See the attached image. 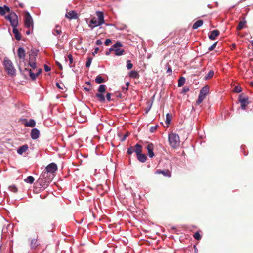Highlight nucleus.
Returning a JSON list of instances; mask_svg holds the SVG:
<instances>
[{"label":"nucleus","mask_w":253,"mask_h":253,"mask_svg":"<svg viewBox=\"0 0 253 253\" xmlns=\"http://www.w3.org/2000/svg\"><path fill=\"white\" fill-rule=\"evenodd\" d=\"M5 18L10 23V25L13 28L12 32L14 34L15 38L17 41H20L21 39V35L17 29L18 24L17 15L14 12H11L8 15L5 16Z\"/></svg>","instance_id":"1"},{"label":"nucleus","mask_w":253,"mask_h":253,"mask_svg":"<svg viewBox=\"0 0 253 253\" xmlns=\"http://www.w3.org/2000/svg\"><path fill=\"white\" fill-rule=\"evenodd\" d=\"M4 68L7 73L11 76L16 75V69H15L12 62L7 57H5L3 62Z\"/></svg>","instance_id":"2"},{"label":"nucleus","mask_w":253,"mask_h":253,"mask_svg":"<svg viewBox=\"0 0 253 253\" xmlns=\"http://www.w3.org/2000/svg\"><path fill=\"white\" fill-rule=\"evenodd\" d=\"M168 140L170 145L172 148H176L180 144L179 135L176 133H171L169 134Z\"/></svg>","instance_id":"3"},{"label":"nucleus","mask_w":253,"mask_h":253,"mask_svg":"<svg viewBox=\"0 0 253 253\" xmlns=\"http://www.w3.org/2000/svg\"><path fill=\"white\" fill-rule=\"evenodd\" d=\"M135 147H136V154L138 160L141 163H144L146 161L147 157L145 154L142 153V145L137 143L135 145Z\"/></svg>","instance_id":"4"},{"label":"nucleus","mask_w":253,"mask_h":253,"mask_svg":"<svg viewBox=\"0 0 253 253\" xmlns=\"http://www.w3.org/2000/svg\"><path fill=\"white\" fill-rule=\"evenodd\" d=\"M24 25L28 28H29L30 26L33 27V19L29 12L26 13Z\"/></svg>","instance_id":"5"},{"label":"nucleus","mask_w":253,"mask_h":253,"mask_svg":"<svg viewBox=\"0 0 253 253\" xmlns=\"http://www.w3.org/2000/svg\"><path fill=\"white\" fill-rule=\"evenodd\" d=\"M123 45L120 42H117L115 44L113 45L114 48V51L115 52V54L116 56H120L122 55L123 53L125 52L124 49H120L119 48L122 47Z\"/></svg>","instance_id":"6"},{"label":"nucleus","mask_w":253,"mask_h":253,"mask_svg":"<svg viewBox=\"0 0 253 253\" xmlns=\"http://www.w3.org/2000/svg\"><path fill=\"white\" fill-rule=\"evenodd\" d=\"M51 181L48 179L46 180V179H42L39 177L36 183L37 185H39L41 188H43V189H44L48 186Z\"/></svg>","instance_id":"7"},{"label":"nucleus","mask_w":253,"mask_h":253,"mask_svg":"<svg viewBox=\"0 0 253 253\" xmlns=\"http://www.w3.org/2000/svg\"><path fill=\"white\" fill-rule=\"evenodd\" d=\"M48 173L52 174L57 170V165L54 163H51L48 165L45 169Z\"/></svg>","instance_id":"8"},{"label":"nucleus","mask_w":253,"mask_h":253,"mask_svg":"<svg viewBox=\"0 0 253 253\" xmlns=\"http://www.w3.org/2000/svg\"><path fill=\"white\" fill-rule=\"evenodd\" d=\"M102 25V24L100 23V22L96 17H93L91 19L89 22V27L91 29H93V28Z\"/></svg>","instance_id":"9"},{"label":"nucleus","mask_w":253,"mask_h":253,"mask_svg":"<svg viewBox=\"0 0 253 253\" xmlns=\"http://www.w3.org/2000/svg\"><path fill=\"white\" fill-rule=\"evenodd\" d=\"M31 137L32 139H36L39 137L40 136V131L36 128H34L31 130Z\"/></svg>","instance_id":"10"},{"label":"nucleus","mask_w":253,"mask_h":253,"mask_svg":"<svg viewBox=\"0 0 253 253\" xmlns=\"http://www.w3.org/2000/svg\"><path fill=\"white\" fill-rule=\"evenodd\" d=\"M11 12L10 8L6 5H4L2 7L0 6V14L1 16H4L6 12L10 14Z\"/></svg>","instance_id":"11"},{"label":"nucleus","mask_w":253,"mask_h":253,"mask_svg":"<svg viewBox=\"0 0 253 253\" xmlns=\"http://www.w3.org/2000/svg\"><path fill=\"white\" fill-rule=\"evenodd\" d=\"M209 91V86L208 85H205L201 89L199 95L205 98L206 95L208 94Z\"/></svg>","instance_id":"12"},{"label":"nucleus","mask_w":253,"mask_h":253,"mask_svg":"<svg viewBox=\"0 0 253 253\" xmlns=\"http://www.w3.org/2000/svg\"><path fill=\"white\" fill-rule=\"evenodd\" d=\"M147 150L148 151V156L150 158H153L154 156V153L153 152L154 145L152 143H149L147 146Z\"/></svg>","instance_id":"13"},{"label":"nucleus","mask_w":253,"mask_h":253,"mask_svg":"<svg viewBox=\"0 0 253 253\" xmlns=\"http://www.w3.org/2000/svg\"><path fill=\"white\" fill-rule=\"evenodd\" d=\"M40 178H42V179H46L49 180L51 181L52 179V177L51 176L50 173H48L45 170L43 171L41 175L40 176Z\"/></svg>","instance_id":"14"},{"label":"nucleus","mask_w":253,"mask_h":253,"mask_svg":"<svg viewBox=\"0 0 253 253\" xmlns=\"http://www.w3.org/2000/svg\"><path fill=\"white\" fill-rule=\"evenodd\" d=\"M17 54L19 59H24L25 56V51L24 49L22 47H19L17 50Z\"/></svg>","instance_id":"15"},{"label":"nucleus","mask_w":253,"mask_h":253,"mask_svg":"<svg viewBox=\"0 0 253 253\" xmlns=\"http://www.w3.org/2000/svg\"><path fill=\"white\" fill-rule=\"evenodd\" d=\"M28 146L27 144L23 145L19 147L17 150V152L19 155H22L23 153L27 151L28 149Z\"/></svg>","instance_id":"16"},{"label":"nucleus","mask_w":253,"mask_h":253,"mask_svg":"<svg viewBox=\"0 0 253 253\" xmlns=\"http://www.w3.org/2000/svg\"><path fill=\"white\" fill-rule=\"evenodd\" d=\"M219 33L220 32L218 30H214L209 35V38L211 40H214L219 35Z\"/></svg>","instance_id":"17"},{"label":"nucleus","mask_w":253,"mask_h":253,"mask_svg":"<svg viewBox=\"0 0 253 253\" xmlns=\"http://www.w3.org/2000/svg\"><path fill=\"white\" fill-rule=\"evenodd\" d=\"M96 16L98 17V20L100 22V23L103 24L104 23V13L102 11H98L96 13Z\"/></svg>","instance_id":"18"},{"label":"nucleus","mask_w":253,"mask_h":253,"mask_svg":"<svg viewBox=\"0 0 253 253\" xmlns=\"http://www.w3.org/2000/svg\"><path fill=\"white\" fill-rule=\"evenodd\" d=\"M239 102L241 103V108L242 110H245L247 105L250 103L249 98L246 99H241Z\"/></svg>","instance_id":"19"},{"label":"nucleus","mask_w":253,"mask_h":253,"mask_svg":"<svg viewBox=\"0 0 253 253\" xmlns=\"http://www.w3.org/2000/svg\"><path fill=\"white\" fill-rule=\"evenodd\" d=\"M66 16L70 19H77L78 18L77 13L73 10L68 12L66 14Z\"/></svg>","instance_id":"20"},{"label":"nucleus","mask_w":253,"mask_h":253,"mask_svg":"<svg viewBox=\"0 0 253 253\" xmlns=\"http://www.w3.org/2000/svg\"><path fill=\"white\" fill-rule=\"evenodd\" d=\"M24 125L26 126L33 127L36 125V122L34 119H30L28 122H25L24 123Z\"/></svg>","instance_id":"21"},{"label":"nucleus","mask_w":253,"mask_h":253,"mask_svg":"<svg viewBox=\"0 0 253 253\" xmlns=\"http://www.w3.org/2000/svg\"><path fill=\"white\" fill-rule=\"evenodd\" d=\"M203 24V21L202 20H198L196 21L193 25V29H197L199 27H201Z\"/></svg>","instance_id":"22"},{"label":"nucleus","mask_w":253,"mask_h":253,"mask_svg":"<svg viewBox=\"0 0 253 253\" xmlns=\"http://www.w3.org/2000/svg\"><path fill=\"white\" fill-rule=\"evenodd\" d=\"M246 24V21L245 18H243V20L241 21L237 27V29L238 30H241L244 28L245 27V25Z\"/></svg>","instance_id":"23"},{"label":"nucleus","mask_w":253,"mask_h":253,"mask_svg":"<svg viewBox=\"0 0 253 253\" xmlns=\"http://www.w3.org/2000/svg\"><path fill=\"white\" fill-rule=\"evenodd\" d=\"M26 71H28L29 76L32 80H35L36 77L38 76L37 73H34L31 69L25 68Z\"/></svg>","instance_id":"24"},{"label":"nucleus","mask_w":253,"mask_h":253,"mask_svg":"<svg viewBox=\"0 0 253 253\" xmlns=\"http://www.w3.org/2000/svg\"><path fill=\"white\" fill-rule=\"evenodd\" d=\"M214 75V71L212 70H210L206 75V76L204 77V79L205 80H208L209 79L213 77Z\"/></svg>","instance_id":"25"},{"label":"nucleus","mask_w":253,"mask_h":253,"mask_svg":"<svg viewBox=\"0 0 253 253\" xmlns=\"http://www.w3.org/2000/svg\"><path fill=\"white\" fill-rule=\"evenodd\" d=\"M96 98L98 99L100 102H103L105 101V98L102 93H98L95 95Z\"/></svg>","instance_id":"26"},{"label":"nucleus","mask_w":253,"mask_h":253,"mask_svg":"<svg viewBox=\"0 0 253 253\" xmlns=\"http://www.w3.org/2000/svg\"><path fill=\"white\" fill-rule=\"evenodd\" d=\"M38 246L37 240L36 239H32L30 243V247L31 249H35Z\"/></svg>","instance_id":"27"},{"label":"nucleus","mask_w":253,"mask_h":253,"mask_svg":"<svg viewBox=\"0 0 253 253\" xmlns=\"http://www.w3.org/2000/svg\"><path fill=\"white\" fill-rule=\"evenodd\" d=\"M95 81L97 84H101L105 82V80L100 75L97 76L95 79Z\"/></svg>","instance_id":"28"},{"label":"nucleus","mask_w":253,"mask_h":253,"mask_svg":"<svg viewBox=\"0 0 253 253\" xmlns=\"http://www.w3.org/2000/svg\"><path fill=\"white\" fill-rule=\"evenodd\" d=\"M185 82V78L184 77H181L179 78L178 81V86H182Z\"/></svg>","instance_id":"29"},{"label":"nucleus","mask_w":253,"mask_h":253,"mask_svg":"<svg viewBox=\"0 0 253 253\" xmlns=\"http://www.w3.org/2000/svg\"><path fill=\"white\" fill-rule=\"evenodd\" d=\"M129 76L132 78L136 79L138 78L139 74L137 71L132 70L129 73Z\"/></svg>","instance_id":"30"},{"label":"nucleus","mask_w":253,"mask_h":253,"mask_svg":"<svg viewBox=\"0 0 253 253\" xmlns=\"http://www.w3.org/2000/svg\"><path fill=\"white\" fill-rule=\"evenodd\" d=\"M159 173L162 174L164 176L170 177L171 176V172L168 170H162L159 172Z\"/></svg>","instance_id":"31"},{"label":"nucleus","mask_w":253,"mask_h":253,"mask_svg":"<svg viewBox=\"0 0 253 253\" xmlns=\"http://www.w3.org/2000/svg\"><path fill=\"white\" fill-rule=\"evenodd\" d=\"M58 27H59V26L57 25L56 26V29H54L52 30V34L56 36L61 34L62 33V31L60 29H57Z\"/></svg>","instance_id":"32"},{"label":"nucleus","mask_w":253,"mask_h":253,"mask_svg":"<svg viewBox=\"0 0 253 253\" xmlns=\"http://www.w3.org/2000/svg\"><path fill=\"white\" fill-rule=\"evenodd\" d=\"M34 178L32 176H29L24 179V181L27 183L32 184L34 181Z\"/></svg>","instance_id":"33"},{"label":"nucleus","mask_w":253,"mask_h":253,"mask_svg":"<svg viewBox=\"0 0 253 253\" xmlns=\"http://www.w3.org/2000/svg\"><path fill=\"white\" fill-rule=\"evenodd\" d=\"M106 86L104 84H101L98 89L99 93H103L105 91Z\"/></svg>","instance_id":"34"},{"label":"nucleus","mask_w":253,"mask_h":253,"mask_svg":"<svg viewBox=\"0 0 253 253\" xmlns=\"http://www.w3.org/2000/svg\"><path fill=\"white\" fill-rule=\"evenodd\" d=\"M133 152L136 153V147L130 146L129 148H128L127 151V153L129 155L132 154Z\"/></svg>","instance_id":"35"},{"label":"nucleus","mask_w":253,"mask_h":253,"mask_svg":"<svg viewBox=\"0 0 253 253\" xmlns=\"http://www.w3.org/2000/svg\"><path fill=\"white\" fill-rule=\"evenodd\" d=\"M126 67L128 70H130L133 67V64L131 63V61L130 60H127L126 61Z\"/></svg>","instance_id":"36"},{"label":"nucleus","mask_w":253,"mask_h":253,"mask_svg":"<svg viewBox=\"0 0 253 253\" xmlns=\"http://www.w3.org/2000/svg\"><path fill=\"white\" fill-rule=\"evenodd\" d=\"M92 60V57H89L87 58V61H86V64H85V66L87 68H88V67H90V65L91 64Z\"/></svg>","instance_id":"37"},{"label":"nucleus","mask_w":253,"mask_h":253,"mask_svg":"<svg viewBox=\"0 0 253 253\" xmlns=\"http://www.w3.org/2000/svg\"><path fill=\"white\" fill-rule=\"evenodd\" d=\"M170 122H171V115L169 114L168 113L166 115V123L167 125H169L170 123Z\"/></svg>","instance_id":"38"},{"label":"nucleus","mask_w":253,"mask_h":253,"mask_svg":"<svg viewBox=\"0 0 253 253\" xmlns=\"http://www.w3.org/2000/svg\"><path fill=\"white\" fill-rule=\"evenodd\" d=\"M159 126L158 125H156L154 126H152L150 128V132L151 133H153L156 131L157 129L158 128Z\"/></svg>","instance_id":"39"},{"label":"nucleus","mask_w":253,"mask_h":253,"mask_svg":"<svg viewBox=\"0 0 253 253\" xmlns=\"http://www.w3.org/2000/svg\"><path fill=\"white\" fill-rule=\"evenodd\" d=\"M8 188L10 190V191L14 193H16L17 192V188L15 185H11L9 186Z\"/></svg>","instance_id":"40"},{"label":"nucleus","mask_w":253,"mask_h":253,"mask_svg":"<svg viewBox=\"0 0 253 253\" xmlns=\"http://www.w3.org/2000/svg\"><path fill=\"white\" fill-rule=\"evenodd\" d=\"M193 237L196 240H199L201 238V236L198 232H196L194 234Z\"/></svg>","instance_id":"41"},{"label":"nucleus","mask_w":253,"mask_h":253,"mask_svg":"<svg viewBox=\"0 0 253 253\" xmlns=\"http://www.w3.org/2000/svg\"><path fill=\"white\" fill-rule=\"evenodd\" d=\"M204 99V97L199 95L198 99L196 100V104L199 105L200 104H201Z\"/></svg>","instance_id":"42"},{"label":"nucleus","mask_w":253,"mask_h":253,"mask_svg":"<svg viewBox=\"0 0 253 253\" xmlns=\"http://www.w3.org/2000/svg\"><path fill=\"white\" fill-rule=\"evenodd\" d=\"M39 51L38 50H34L32 49L31 50V54H30V56H33L34 58L37 56V52Z\"/></svg>","instance_id":"43"},{"label":"nucleus","mask_w":253,"mask_h":253,"mask_svg":"<svg viewBox=\"0 0 253 253\" xmlns=\"http://www.w3.org/2000/svg\"><path fill=\"white\" fill-rule=\"evenodd\" d=\"M249 97L247 96H245L244 95V94L243 93H241L239 95V97H238V100H239V102H240V100L241 99H246L247 98H248Z\"/></svg>","instance_id":"44"},{"label":"nucleus","mask_w":253,"mask_h":253,"mask_svg":"<svg viewBox=\"0 0 253 253\" xmlns=\"http://www.w3.org/2000/svg\"><path fill=\"white\" fill-rule=\"evenodd\" d=\"M217 42H215L214 43H213L212 45H211V46H210L209 48H208V50L209 51H212L216 47V45H217Z\"/></svg>","instance_id":"45"},{"label":"nucleus","mask_w":253,"mask_h":253,"mask_svg":"<svg viewBox=\"0 0 253 253\" xmlns=\"http://www.w3.org/2000/svg\"><path fill=\"white\" fill-rule=\"evenodd\" d=\"M234 91L235 92H236V93H240L242 91V88L241 86H236L234 89Z\"/></svg>","instance_id":"46"},{"label":"nucleus","mask_w":253,"mask_h":253,"mask_svg":"<svg viewBox=\"0 0 253 253\" xmlns=\"http://www.w3.org/2000/svg\"><path fill=\"white\" fill-rule=\"evenodd\" d=\"M129 133L127 132L120 139V141L121 142L124 141L126 139V138L129 136Z\"/></svg>","instance_id":"47"},{"label":"nucleus","mask_w":253,"mask_h":253,"mask_svg":"<svg viewBox=\"0 0 253 253\" xmlns=\"http://www.w3.org/2000/svg\"><path fill=\"white\" fill-rule=\"evenodd\" d=\"M29 65L33 69L36 68V64L35 62H29Z\"/></svg>","instance_id":"48"},{"label":"nucleus","mask_w":253,"mask_h":253,"mask_svg":"<svg viewBox=\"0 0 253 253\" xmlns=\"http://www.w3.org/2000/svg\"><path fill=\"white\" fill-rule=\"evenodd\" d=\"M111 43V40L110 39H106L105 42L104 44L106 46L109 45Z\"/></svg>","instance_id":"49"},{"label":"nucleus","mask_w":253,"mask_h":253,"mask_svg":"<svg viewBox=\"0 0 253 253\" xmlns=\"http://www.w3.org/2000/svg\"><path fill=\"white\" fill-rule=\"evenodd\" d=\"M111 94L110 93H107L106 94V97L107 100L108 102H110L111 100Z\"/></svg>","instance_id":"50"},{"label":"nucleus","mask_w":253,"mask_h":253,"mask_svg":"<svg viewBox=\"0 0 253 253\" xmlns=\"http://www.w3.org/2000/svg\"><path fill=\"white\" fill-rule=\"evenodd\" d=\"M68 58L69 60L70 64H71L73 62V58L71 54H69L68 55Z\"/></svg>","instance_id":"51"},{"label":"nucleus","mask_w":253,"mask_h":253,"mask_svg":"<svg viewBox=\"0 0 253 253\" xmlns=\"http://www.w3.org/2000/svg\"><path fill=\"white\" fill-rule=\"evenodd\" d=\"M44 70L46 72H49L51 70L50 67L48 66V65L45 64L44 65Z\"/></svg>","instance_id":"52"},{"label":"nucleus","mask_w":253,"mask_h":253,"mask_svg":"<svg viewBox=\"0 0 253 253\" xmlns=\"http://www.w3.org/2000/svg\"><path fill=\"white\" fill-rule=\"evenodd\" d=\"M189 88L188 87H184L182 88V93H186L188 91H189Z\"/></svg>","instance_id":"53"},{"label":"nucleus","mask_w":253,"mask_h":253,"mask_svg":"<svg viewBox=\"0 0 253 253\" xmlns=\"http://www.w3.org/2000/svg\"><path fill=\"white\" fill-rule=\"evenodd\" d=\"M112 51H114V48L113 47H111L109 49L108 51H106V53H105V54L106 55H109L110 54V52Z\"/></svg>","instance_id":"54"},{"label":"nucleus","mask_w":253,"mask_h":253,"mask_svg":"<svg viewBox=\"0 0 253 253\" xmlns=\"http://www.w3.org/2000/svg\"><path fill=\"white\" fill-rule=\"evenodd\" d=\"M167 73L169 74H171L172 73L171 67L169 65L168 66Z\"/></svg>","instance_id":"55"},{"label":"nucleus","mask_w":253,"mask_h":253,"mask_svg":"<svg viewBox=\"0 0 253 253\" xmlns=\"http://www.w3.org/2000/svg\"><path fill=\"white\" fill-rule=\"evenodd\" d=\"M95 43L97 45H100L102 44V42L100 39H98L96 40Z\"/></svg>","instance_id":"56"},{"label":"nucleus","mask_w":253,"mask_h":253,"mask_svg":"<svg viewBox=\"0 0 253 253\" xmlns=\"http://www.w3.org/2000/svg\"><path fill=\"white\" fill-rule=\"evenodd\" d=\"M98 50H99V48L98 47H95L94 48V51L92 52L93 55H95L96 54H97L98 51Z\"/></svg>","instance_id":"57"},{"label":"nucleus","mask_w":253,"mask_h":253,"mask_svg":"<svg viewBox=\"0 0 253 253\" xmlns=\"http://www.w3.org/2000/svg\"><path fill=\"white\" fill-rule=\"evenodd\" d=\"M56 86H57V88H59V89H63V88L62 86H61L60 84L58 82H57L56 83Z\"/></svg>","instance_id":"58"},{"label":"nucleus","mask_w":253,"mask_h":253,"mask_svg":"<svg viewBox=\"0 0 253 253\" xmlns=\"http://www.w3.org/2000/svg\"><path fill=\"white\" fill-rule=\"evenodd\" d=\"M56 64L57 65V66H58V67L60 68V70H62L63 67H62L61 64L60 62L56 61Z\"/></svg>","instance_id":"59"},{"label":"nucleus","mask_w":253,"mask_h":253,"mask_svg":"<svg viewBox=\"0 0 253 253\" xmlns=\"http://www.w3.org/2000/svg\"><path fill=\"white\" fill-rule=\"evenodd\" d=\"M152 104L151 103L149 106V107L147 108V109H146V111H145V113H147L149 110H150L151 108V106H152Z\"/></svg>","instance_id":"60"},{"label":"nucleus","mask_w":253,"mask_h":253,"mask_svg":"<svg viewBox=\"0 0 253 253\" xmlns=\"http://www.w3.org/2000/svg\"><path fill=\"white\" fill-rule=\"evenodd\" d=\"M54 227V224H52L51 225V226H50V227L48 228V231H51L53 229Z\"/></svg>","instance_id":"61"},{"label":"nucleus","mask_w":253,"mask_h":253,"mask_svg":"<svg viewBox=\"0 0 253 253\" xmlns=\"http://www.w3.org/2000/svg\"><path fill=\"white\" fill-rule=\"evenodd\" d=\"M129 85V83L128 82L126 83V90H127L128 88V86Z\"/></svg>","instance_id":"62"},{"label":"nucleus","mask_w":253,"mask_h":253,"mask_svg":"<svg viewBox=\"0 0 253 253\" xmlns=\"http://www.w3.org/2000/svg\"><path fill=\"white\" fill-rule=\"evenodd\" d=\"M194 253H198V249L196 247V245L194 246Z\"/></svg>","instance_id":"63"},{"label":"nucleus","mask_w":253,"mask_h":253,"mask_svg":"<svg viewBox=\"0 0 253 253\" xmlns=\"http://www.w3.org/2000/svg\"><path fill=\"white\" fill-rule=\"evenodd\" d=\"M84 89L86 91H89L91 90L90 88L84 87Z\"/></svg>","instance_id":"64"}]
</instances>
